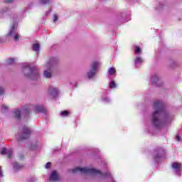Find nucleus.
<instances>
[{"label":"nucleus","instance_id":"obj_1","mask_svg":"<svg viewBox=\"0 0 182 182\" xmlns=\"http://www.w3.org/2000/svg\"><path fill=\"white\" fill-rule=\"evenodd\" d=\"M152 107L154 112L151 114V123L152 126H149L146 129L147 133L154 136L156 129H160L164 126H170L173 120V117L166 111L163 102L160 100L154 101Z\"/></svg>","mask_w":182,"mask_h":182},{"label":"nucleus","instance_id":"obj_2","mask_svg":"<svg viewBox=\"0 0 182 182\" xmlns=\"http://www.w3.org/2000/svg\"><path fill=\"white\" fill-rule=\"evenodd\" d=\"M80 171V173H83L84 174H92L93 176H100L101 177H104V178H110L109 182H116L115 180L112 176V173L110 172L103 173L100 170L95 169V168H82L77 167L75 168L72 169V173H77Z\"/></svg>","mask_w":182,"mask_h":182},{"label":"nucleus","instance_id":"obj_3","mask_svg":"<svg viewBox=\"0 0 182 182\" xmlns=\"http://www.w3.org/2000/svg\"><path fill=\"white\" fill-rule=\"evenodd\" d=\"M22 73L25 77L30 79V80H38V79H39V73L38 70H36V67H31L28 63H23Z\"/></svg>","mask_w":182,"mask_h":182},{"label":"nucleus","instance_id":"obj_4","mask_svg":"<svg viewBox=\"0 0 182 182\" xmlns=\"http://www.w3.org/2000/svg\"><path fill=\"white\" fill-rule=\"evenodd\" d=\"M151 157L154 164H160L161 160L166 159L167 150L163 146H156L152 151Z\"/></svg>","mask_w":182,"mask_h":182},{"label":"nucleus","instance_id":"obj_5","mask_svg":"<svg viewBox=\"0 0 182 182\" xmlns=\"http://www.w3.org/2000/svg\"><path fill=\"white\" fill-rule=\"evenodd\" d=\"M32 134V131L31 129H29L26 125H23L21 127L18 129L17 136V141H22V140H27V139H29L31 137V135Z\"/></svg>","mask_w":182,"mask_h":182},{"label":"nucleus","instance_id":"obj_6","mask_svg":"<svg viewBox=\"0 0 182 182\" xmlns=\"http://www.w3.org/2000/svg\"><path fill=\"white\" fill-rule=\"evenodd\" d=\"M129 21H130V12L119 13L114 18L116 25H122V23H124V22H129Z\"/></svg>","mask_w":182,"mask_h":182},{"label":"nucleus","instance_id":"obj_7","mask_svg":"<svg viewBox=\"0 0 182 182\" xmlns=\"http://www.w3.org/2000/svg\"><path fill=\"white\" fill-rule=\"evenodd\" d=\"M99 68V62L95 61L91 65V70L87 73L88 79H93L97 73V68Z\"/></svg>","mask_w":182,"mask_h":182},{"label":"nucleus","instance_id":"obj_8","mask_svg":"<svg viewBox=\"0 0 182 182\" xmlns=\"http://www.w3.org/2000/svg\"><path fill=\"white\" fill-rule=\"evenodd\" d=\"M171 167L173 170V173L175 176L177 177H181L182 173V164L181 163H178L177 161H174L171 164Z\"/></svg>","mask_w":182,"mask_h":182},{"label":"nucleus","instance_id":"obj_9","mask_svg":"<svg viewBox=\"0 0 182 182\" xmlns=\"http://www.w3.org/2000/svg\"><path fill=\"white\" fill-rule=\"evenodd\" d=\"M12 26L11 29L7 34V36H12L14 33H15V31L18 29V23H19V20L18 19V16L14 15L13 17Z\"/></svg>","mask_w":182,"mask_h":182},{"label":"nucleus","instance_id":"obj_10","mask_svg":"<svg viewBox=\"0 0 182 182\" xmlns=\"http://www.w3.org/2000/svg\"><path fill=\"white\" fill-rule=\"evenodd\" d=\"M58 63H59V58L58 57H51L46 64L48 70H53V68L58 66Z\"/></svg>","mask_w":182,"mask_h":182},{"label":"nucleus","instance_id":"obj_11","mask_svg":"<svg viewBox=\"0 0 182 182\" xmlns=\"http://www.w3.org/2000/svg\"><path fill=\"white\" fill-rule=\"evenodd\" d=\"M151 85L156 86V87H161V86H163V82H161L157 75H154L151 77Z\"/></svg>","mask_w":182,"mask_h":182},{"label":"nucleus","instance_id":"obj_12","mask_svg":"<svg viewBox=\"0 0 182 182\" xmlns=\"http://www.w3.org/2000/svg\"><path fill=\"white\" fill-rule=\"evenodd\" d=\"M48 93H49L50 96H51V97H53V99H56V97H58L59 96V93H60V92L59 91V90L58 88H55L53 87H50L48 88Z\"/></svg>","mask_w":182,"mask_h":182},{"label":"nucleus","instance_id":"obj_13","mask_svg":"<svg viewBox=\"0 0 182 182\" xmlns=\"http://www.w3.org/2000/svg\"><path fill=\"white\" fill-rule=\"evenodd\" d=\"M21 113H22V116L23 117H24V119H28V117H29L30 114H31V109H29V107H28L27 105H23L21 107Z\"/></svg>","mask_w":182,"mask_h":182},{"label":"nucleus","instance_id":"obj_14","mask_svg":"<svg viewBox=\"0 0 182 182\" xmlns=\"http://www.w3.org/2000/svg\"><path fill=\"white\" fill-rule=\"evenodd\" d=\"M0 154H1V156H5L7 154L8 159H12V149H8L6 147H3L1 148Z\"/></svg>","mask_w":182,"mask_h":182},{"label":"nucleus","instance_id":"obj_15","mask_svg":"<svg viewBox=\"0 0 182 182\" xmlns=\"http://www.w3.org/2000/svg\"><path fill=\"white\" fill-rule=\"evenodd\" d=\"M13 166V170L15 171V173H18L20 170H22L23 167H25L24 164H19L18 162H14L12 164Z\"/></svg>","mask_w":182,"mask_h":182},{"label":"nucleus","instance_id":"obj_16","mask_svg":"<svg viewBox=\"0 0 182 182\" xmlns=\"http://www.w3.org/2000/svg\"><path fill=\"white\" fill-rule=\"evenodd\" d=\"M50 181H58L59 180V175L58 174V171H52L50 177H49Z\"/></svg>","mask_w":182,"mask_h":182},{"label":"nucleus","instance_id":"obj_17","mask_svg":"<svg viewBox=\"0 0 182 182\" xmlns=\"http://www.w3.org/2000/svg\"><path fill=\"white\" fill-rule=\"evenodd\" d=\"M36 113H43L46 114V109L43 105H36L34 107Z\"/></svg>","mask_w":182,"mask_h":182},{"label":"nucleus","instance_id":"obj_18","mask_svg":"<svg viewBox=\"0 0 182 182\" xmlns=\"http://www.w3.org/2000/svg\"><path fill=\"white\" fill-rule=\"evenodd\" d=\"M13 113L14 114L15 119H16V120L21 121V119L22 117V111L21 110V109H16L13 112Z\"/></svg>","mask_w":182,"mask_h":182},{"label":"nucleus","instance_id":"obj_19","mask_svg":"<svg viewBox=\"0 0 182 182\" xmlns=\"http://www.w3.org/2000/svg\"><path fill=\"white\" fill-rule=\"evenodd\" d=\"M10 10L8 7H4L0 10V18H4L6 15H9Z\"/></svg>","mask_w":182,"mask_h":182},{"label":"nucleus","instance_id":"obj_20","mask_svg":"<svg viewBox=\"0 0 182 182\" xmlns=\"http://www.w3.org/2000/svg\"><path fill=\"white\" fill-rule=\"evenodd\" d=\"M141 63H143V60L140 57H136L134 60V66L135 68L137 69L139 66L141 65Z\"/></svg>","mask_w":182,"mask_h":182},{"label":"nucleus","instance_id":"obj_21","mask_svg":"<svg viewBox=\"0 0 182 182\" xmlns=\"http://www.w3.org/2000/svg\"><path fill=\"white\" fill-rule=\"evenodd\" d=\"M33 50L37 53V55H39V52L41 50V44L39 43H34L33 44Z\"/></svg>","mask_w":182,"mask_h":182},{"label":"nucleus","instance_id":"obj_22","mask_svg":"<svg viewBox=\"0 0 182 182\" xmlns=\"http://www.w3.org/2000/svg\"><path fill=\"white\" fill-rule=\"evenodd\" d=\"M109 89H115V87H117V84H116V82L113 80H112L109 83Z\"/></svg>","mask_w":182,"mask_h":182},{"label":"nucleus","instance_id":"obj_23","mask_svg":"<svg viewBox=\"0 0 182 182\" xmlns=\"http://www.w3.org/2000/svg\"><path fill=\"white\" fill-rule=\"evenodd\" d=\"M108 73L110 76H113L114 75H116V68H114V67H111L108 70Z\"/></svg>","mask_w":182,"mask_h":182},{"label":"nucleus","instance_id":"obj_24","mask_svg":"<svg viewBox=\"0 0 182 182\" xmlns=\"http://www.w3.org/2000/svg\"><path fill=\"white\" fill-rule=\"evenodd\" d=\"M134 52L136 55L141 53V48L138 46H134Z\"/></svg>","mask_w":182,"mask_h":182},{"label":"nucleus","instance_id":"obj_25","mask_svg":"<svg viewBox=\"0 0 182 182\" xmlns=\"http://www.w3.org/2000/svg\"><path fill=\"white\" fill-rule=\"evenodd\" d=\"M70 114L69 111L68 110H64L60 113V116L61 117H68V115Z\"/></svg>","mask_w":182,"mask_h":182},{"label":"nucleus","instance_id":"obj_26","mask_svg":"<svg viewBox=\"0 0 182 182\" xmlns=\"http://www.w3.org/2000/svg\"><path fill=\"white\" fill-rule=\"evenodd\" d=\"M44 77L47 79H50V77H52V73L48 70H44Z\"/></svg>","mask_w":182,"mask_h":182},{"label":"nucleus","instance_id":"obj_27","mask_svg":"<svg viewBox=\"0 0 182 182\" xmlns=\"http://www.w3.org/2000/svg\"><path fill=\"white\" fill-rule=\"evenodd\" d=\"M41 5H48L50 4V0H39Z\"/></svg>","mask_w":182,"mask_h":182},{"label":"nucleus","instance_id":"obj_28","mask_svg":"<svg viewBox=\"0 0 182 182\" xmlns=\"http://www.w3.org/2000/svg\"><path fill=\"white\" fill-rule=\"evenodd\" d=\"M163 8H164V4L160 3L158 6L155 8L156 11H162Z\"/></svg>","mask_w":182,"mask_h":182},{"label":"nucleus","instance_id":"obj_29","mask_svg":"<svg viewBox=\"0 0 182 182\" xmlns=\"http://www.w3.org/2000/svg\"><path fill=\"white\" fill-rule=\"evenodd\" d=\"M6 62L7 65H12L15 62V58H7Z\"/></svg>","mask_w":182,"mask_h":182},{"label":"nucleus","instance_id":"obj_30","mask_svg":"<svg viewBox=\"0 0 182 182\" xmlns=\"http://www.w3.org/2000/svg\"><path fill=\"white\" fill-rule=\"evenodd\" d=\"M38 149V144H31L30 146V150H37Z\"/></svg>","mask_w":182,"mask_h":182},{"label":"nucleus","instance_id":"obj_31","mask_svg":"<svg viewBox=\"0 0 182 182\" xmlns=\"http://www.w3.org/2000/svg\"><path fill=\"white\" fill-rule=\"evenodd\" d=\"M8 112V107L6 105L1 106V113H6Z\"/></svg>","mask_w":182,"mask_h":182},{"label":"nucleus","instance_id":"obj_32","mask_svg":"<svg viewBox=\"0 0 182 182\" xmlns=\"http://www.w3.org/2000/svg\"><path fill=\"white\" fill-rule=\"evenodd\" d=\"M170 68H177L178 66V64H177V62L176 61H172L171 63H170Z\"/></svg>","mask_w":182,"mask_h":182},{"label":"nucleus","instance_id":"obj_33","mask_svg":"<svg viewBox=\"0 0 182 182\" xmlns=\"http://www.w3.org/2000/svg\"><path fill=\"white\" fill-rule=\"evenodd\" d=\"M102 102H105V103H110V98H109V97L102 98Z\"/></svg>","mask_w":182,"mask_h":182},{"label":"nucleus","instance_id":"obj_34","mask_svg":"<svg viewBox=\"0 0 182 182\" xmlns=\"http://www.w3.org/2000/svg\"><path fill=\"white\" fill-rule=\"evenodd\" d=\"M35 181H36V178L33 176L28 178L27 181V182H35Z\"/></svg>","mask_w":182,"mask_h":182},{"label":"nucleus","instance_id":"obj_35","mask_svg":"<svg viewBox=\"0 0 182 182\" xmlns=\"http://www.w3.org/2000/svg\"><path fill=\"white\" fill-rule=\"evenodd\" d=\"M175 139H176V141H181V136L179 134H177V135L175 136Z\"/></svg>","mask_w":182,"mask_h":182},{"label":"nucleus","instance_id":"obj_36","mask_svg":"<svg viewBox=\"0 0 182 182\" xmlns=\"http://www.w3.org/2000/svg\"><path fill=\"white\" fill-rule=\"evenodd\" d=\"M14 41H19V34H15L14 36H13Z\"/></svg>","mask_w":182,"mask_h":182},{"label":"nucleus","instance_id":"obj_37","mask_svg":"<svg viewBox=\"0 0 182 182\" xmlns=\"http://www.w3.org/2000/svg\"><path fill=\"white\" fill-rule=\"evenodd\" d=\"M5 93V90H4V87H0V96H2Z\"/></svg>","mask_w":182,"mask_h":182},{"label":"nucleus","instance_id":"obj_38","mask_svg":"<svg viewBox=\"0 0 182 182\" xmlns=\"http://www.w3.org/2000/svg\"><path fill=\"white\" fill-rule=\"evenodd\" d=\"M52 164H50V162H47L46 164V168L49 169L50 168V166Z\"/></svg>","mask_w":182,"mask_h":182},{"label":"nucleus","instance_id":"obj_39","mask_svg":"<svg viewBox=\"0 0 182 182\" xmlns=\"http://www.w3.org/2000/svg\"><path fill=\"white\" fill-rule=\"evenodd\" d=\"M52 12V9H49L48 11H46V16H48V15Z\"/></svg>","mask_w":182,"mask_h":182},{"label":"nucleus","instance_id":"obj_40","mask_svg":"<svg viewBox=\"0 0 182 182\" xmlns=\"http://www.w3.org/2000/svg\"><path fill=\"white\" fill-rule=\"evenodd\" d=\"M4 177V173L2 172V167L0 166V178H2Z\"/></svg>","mask_w":182,"mask_h":182},{"label":"nucleus","instance_id":"obj_41","mask_svg":"<svg viewBox=\"0 0 182 182\" xmlns=\"http://www.w3.org/2000/svg\"><path fill=\"white\" fill-rule=\"evenodd\" d=\"M15 0H4L6 4H12Z\"/></svg>","mask_w":182,"mask_h":182},{"label":"nucleus","instance_id":"obj_42","mask_svg":"<svg viewBox=\"0 0 182 182\" xmlns=\"http://www.w3.org/2000/svg\"><path fill=\"white\" fill-rule=\"evenodd\" d=\"M53 18V22H56V21H58V15L54 14Z\"/></svg>","mask_w":182,"mask_h":182},{"label":"nucleus","instance_id":"obj_43","mask_svg":"<svg viewBox=\"0 0 182 182\" xmlns=\"http://www.w3.org/2000/svg\"><path fill=\"white\" fill-rule=\"evenodd\" d=\"M4 42H5V38L0 37V43H4Z\"/></svg>","mask_w":182,"mask_h":182},{"label":"nucleus","instance_id":"obj_44","mask_svg":"<svg viewBox=\"0 0 182 182\" xmlns=\"http://www.w3.org/2000/svg\"><path fill=\"white\" fill-rule=\"evenodd\" d=\"M23 159H25V156H23V154L19 156V160H23Z\"/></svg>","mask_w":182,"mask_h":182},{"label":"nucleus","instance_id":"obj_45","mask_svg":"<svg viewBox=\"0 0 182 182\" xmlns=\"http://www.w3.org/2000/svg\"><path fill=\"white\" fill-rule=\"evenodd\" d=\"M28 8H32L33 6V3H31L28 5Z\"/></svg>","mask_w":182,"mask_h":182},{"label":"nucleus","instance_id":"obj_46","mask_svg":"<svg viewBox=\"0 0 182 182\" xmlns=\"http://www.w3.org/2000/svg\"><path fill=\"white\" fill-rule=\"evenodd\" d=\"M159 43H160L161 46H163V42L161 41V40L160 41Z\"/></svg>","mask_w":182,"mask_h":182},{"label":"nucleus","instance_id":"obj_47","mask_svg":"<svg viewBox=\"0 0 182 182\" xmlns=\"http://www.w3.org/2000/svg\"><path fill=\"white\" fill-rule=\"evenodd\" d=\"M95 151H97V153H99V149H95Z\"/></svg>","mask_w":182,"mask_h":182},{"label":"nucleus","instance_id":"obj_48","mask_svg":"<svg viewBox=\"0 0 182 182\" xmlns=\"http://www.w3.org/2000/svg\"><path fill=\"white\" fill-rule=\"evenodd\" d=\"M75 87H77V84H75Z\"/></svg>","mask_w":182,"mask_h":182},{"label":"nucleus","instance_id":"obj_49","mask_svg":"<svg viewBox=\"0 0 182 182\" xmlns=\"http://www.w3.org/2000/svg\"><path fill=\"white\" fill-rule=\"evenodd\" d=\"M27 10H28V8L26 9V11H27Z\"/></svg>","mask_w":182,"mask_h":182},{"label":"nucleus","instance_id":"obj_50","mask_svg":"<svg viewBox=\"0 0 182 182\" xmlns=\"http://www.w3.org/2000/svg\"><path fill=\"white\" fill-rule=\"evenodd\" d=\"M70 85H72V82H70Z\"/></svg>","mask_w":182,"mask_h":182}]
</instances>
